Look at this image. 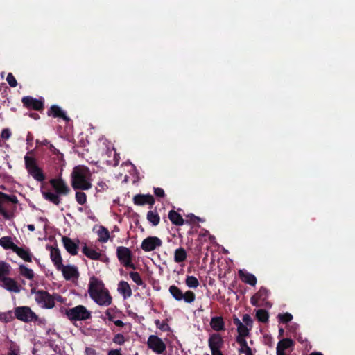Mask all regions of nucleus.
Listing matches in <instances>:
<instances>
[{"instance_id":"nucleus-1","label":"nucleus","mask_w":355,"mask_h":355,"mask_svg":"<svg viewBox=\"0 0 355 355\" xmlns=\"http://www.w3.org/2000/svg\"><path fill=\"white\" fill-rule=\"evenodd\" d=\"M89 169L85 166L78 165L73 168L71 173V184L74 190H89L92 188Z\"/></svg>"},{"instance_id":"nucleus-2","label":"nucleus","mask_w":355,"mask_h":355,"mask_svg":"<svg viewBox=\"0 0 355 355\" xmlns=\"http://www.w3.org/2000/svg\"><path fill=\"white\" fill-rule=\"evenodd\" d=\"M19 201L15 195H8L0 191V214L6 220L14 216Z\"/></svg>"},{"instance_id":"nucleus-3","label":"nucleus","mask_w":355,"mask_h":355,"mask_svg":"<svg viewBox=\"0 0 355 355\" xmlns=\"http://www.w3.org/2000/svg\"><path fill=\"white\" fill-rule=\"evenodd\" d=\"M65 315L71 322L87 320L92 318L91 311L87 310L83 305H78L75 307L65 309Z\"/></svg>"},{"instance_id":"nucleus-4","label":"nucleus","mask_w":355,"mask_h":355,"mask_svg":"<svg viewBox=\"0 0 355 355\" xmlns=\"http://www.w3.org/2000/svg\"><path fill=\"white\" fill-rule=\"evenodd\" d=\"M30 153L24 156L25 167L28 173L37 181L42 182L45 180V175L42 170L38 166L35 158L28 155Z\"/></svg>"},{"instance_id":"nucleus-5","label":"nucleus","mask_w":355,"mask_h":355,"mask_svg":"<svg viewBox=\"0 0 355 355\" xmlns=\"http://www.w3.org/2000/svg\"><path fill=\"white\" fill-rule=\"evenodd\" d=\"M168 291L172 297L177 301L183 300L186 303L191 304L196 300V295L192 291L188 290L185 293H183L182 290L175 285L170 286Z\"/></svg>"},{"instance_id":"nucleus-6","label":"nucleus","mask_w":355,"mask_h":355,"mask_svg":"<svg viewBox=\"0 0 355 355\" xmlns=\"http://www.w3.org/2000/svg\"><path fill=\"white\" fill-rule=\"evenodd\" d=\"M15 318L24 322H35L38 320V316L34 313L29 306H17L15 309Z\"/></svg>"},{"instance_id":"nucleus-7","label":"nucleus","mask_w":355,"mask_h":355,"mask_svg":"<svg viewBox=\"0 0 355 355\" xmlns=\"http://www.w3.org/2000/svg\"><path fill=\"white\" fill-rule=\"evenodd\" d=\"M116 257L120 263L124 267L135 269V266L132 261V253L128 248L119 246L116 248Z\"/></svg>"},{"instance_id":"nucleus-8","label":"nucleus","mask_w":355,"mask_h":355,"mask_svg":"<svg viewBox=\"0 0 355 355\" xmlns=\"http://www.w3.org/2000/svg\"><path fill=\"white\" fill-rule=\"evenodd\" d=\"M35 300L46 309H51L55 306L54 297L44 290H39L35 293Z\"/></svg>"},{"instance_id":"nucleus-9","label":"nucleus","mask_w":355,"mask_h":355,"mask_svg":"<svg viewBox=\"0 0 355 355\" xmlns=\"http://www.w3.org/2000/svg\"><path fill=\"white\" fill-rule=\"evenodd\" d=\"M148 348L157 354H164L166 351V345L163 340L156 335H150L147 341Z\"/></svg>"},{"instance_id":"nucleus-10","label":"nucleus","mask_w":355,"mask_h":355,"mask_svg":"<svg viewBox=\"0 0 355 355\" xmlns=\"http://www.w3.org/2000/svg\"><path fill=\"white\" fill-rule=\"evenodd\" d=\"M90 297L100 306H109L112 302V297L110 295L107 289H103L101 291L97 292L92 295L90 293Z\"/></svg>"},{"instance_id":"nucleus-11","label":"nucleus","mask_w":355,"mask_h":355,"mask_svg":"<svg viewBox=\"0 0 355 355\" xmlns=\"http://www.w3.org/2000/svg\"><path fill=\"white\" fill-rule=\"evenodd\" d=\"M49 183L55 193L60 196H67L71 192L70 188L61 178H52L50 180Z\"/></svg>"},{"instance_id":"nucleus-12","label":"nucleus","mask_w":355,"mask_h":355,"mask_svg":"<svg viewBox=\"0 0 355 355\" xmlns=\"http://www.w3.org/2000/svg\"><path fill=\"white\" fill-rule=\"evenodd\" d=\"M162 245V241L157 236H148L141 244V248L144 252H150Z\"/></svg>"},{"instance_id":"nucleus-13","label":"nucleus","mask_w":355,"mask_h":355,"mask_svg":"<svg viewBox=\"0 0 355 355\" xmlns=\"http://www.w3.org/2000/svg\"><path fill=\"white\" fill-rule=\"evenodd\" d=\"M21 102L24 107L29 109H33L36 111H42L44 110V103L41 100L36 99L32 96H24Z\"/></svg>"},{"instance_id":"nucleus-14","label":"nucleus","mask_w":355,"mask_h":355,"mask_svg":"<svg viewBox=\"0 0 355 355\" xmlns=\"http://www.w3.org/2000/svg\"><path fill=\"white\" fill-rule=\"evenodd\" d=\"M62 273L63 277L66 280H71L73 279H78L79 277V272L78 267L74 265H62L60 268V270Z\"/></svg>"},{"instance_id":"nucleus-15","label":"nucleus","mask_w":355,"mask_h":355,"mask_svg":"<svg viewBox=\"0 0 355 355\" xmlns=\"http://www.w3.org/2000/svg\"><path fill=\"white\" fill-rule=\"evenodd\" d=\"M46 249L50 250V257L55 268L58 270H60V268L63 265L60 250L58 248H53L51 245H46Z\"/></svg>"},{"instance_id":"nucleus-16","label":"nucleus","mask_w":355,"mask_h":355,"mask_svg":"<svg viewBox=\"0 0 355 355\" xmlns=\"http://www.w3.org/2000/svg\"><path fill=\"white\" fill-rule=\"evenodd\" d=\"M1 282H2V284H1V286L6 289L7 291H10V292H13V293H19L21 289H20V286L18 284V283L12 278L11 277H6L5 278H3L2 280L0 281Z\"/></svg>"},{"instance_id":"nucleus-17","label":"nucleus","mask_w":355,"mask_h":355,"mask_svg":"<svg viewBox=\"0 0 355 355\" xmlns=\"http://www.w3.org/2000/svg\"><path fill=\"white\" fill-rule=\"evenodd\" d=\"M133 202L136 205H149L153 206L155 204V199L150 194H137L133 197Z\"/></svg>"},{"instance_id":"nucleus-18","label":"nucleus","mask_w":355,"mask_h":355,"mask_svg":"<svg viewBox=\"0 0 355 355\" xmlns=\"http://www.w3.org/2000/svg\"><path fill=\"white\" fill-rule=\"evenodd\" d=\"M233 323L237 327L238 336L236 337L243 338L250 335L252 329L245 325L236 315L233 317Z\"/></svg>"},{"instance_id":"nucleus-19","label":"nucleus","mask_w":355,"mask_h":355,"mask_svg":"<svg viewBox=\"0 0 355 355\" xmlns=\"http://www.w3.org/2000/svg\"><path fill=\"white\" fill-rule=\"evenodd\" d=\"M104 288V284L103 281L97 277L93 276L89 279L88 293L90 295L96 293L97 292L103 291Z\"/></svg>"},{"instance_id":"nucleus-20","label":"nucleus","mask_w":355,"mask_h":355,"mask_svg":"<svg viewBox=\"0 0 355 355\" xmlns=\"http://www.w3.org/2000/svg\"><path fill=\"white\" fill-rule=\"evenodd\" d=\"M13 252L24 261L32 262L33 255L29 248L26 246L21 248L17 245Z\"/></svg>"},{"instance_id":"nucleus-21","label":"nucleus","mask_w":355,"mask_h":355,"mask_svg":"<svg viewBox=\"0 0 355 355\" xmlns=\"http://www.w3.org/2000/svg\"><path fill=\"white\" fill-rule=\"evenodd\" d=\"M62 241L66 250L71 255H77L78 244L75 243L71 238L62 236Z\"/></svg>"},{"instance_id":"nucleus-22","label":"nucleus","mask_w":355,"mask_h":355,"mask_svg":"<svg viewBox=\"0 0 355 355\" xmlns=\"http://www.w3.org/2000/svg\"><path fill=\"white\" fill-rule=\"evenodd\" d=\"M208 344L210 349H220L223 345V340L218 334H213L208 340Z\"/></svg>"},{"instance_id":"nucleus-23","label":"nucleus","mask_w":355,"mask_h":355,"mask_svg":"<svg viewBox=\"0 0 355 355\" xmlns=\"http://www.w3.org/2000/svg\"><path fill=\"white\" fill-rule=\"evenodd\" d=\"M48 115L54 118H61L66 122H69L70 119L66 115L64 112L58 105H52L48 111Z\"/></svg>"},{"instance_id":"nucleus-24","label":"nucleus","mask_w":355,"mask_h":355,"mask_svg":"<svg viewBox=\"0 0 355 355\" xmlns=\"http://www.w3.org/2000/svg\"><path fill=\"white\" fill-rule=\"evenodd\" d=\"M239 278L245 284H248L250 286H255L257 284L256 277L251 273H249L243 270H239L238 272Z\"/></svg>"},{"instance_id":"nucleus-25","label":"nucleus","mask_w":355,"mask_h":355,"mask_svg":"<svg viewBox=\"0 0 355 355\" xmlns=\"http://www.w3.org/2000/svg\"><path fill=\"white\" fill-rule=\"evenodd\" d=\"M211 327L216 331H220L225 329V323L221 316L211 318L210 321Z\"/></svg>"},{"instance_id":"nucleus-26","label":"nucleus","mask_w":355,"mask_h":355,"mask_svg":"<svg viewBox=\"0 0 355 355\" xmlns=\"http://www.w3.org/2000/svg\"><path fill=\"white\" fill-rule=\"evenodd\" d=\"M118 291L123 295L124 298L130 297L132 293L129 284L125 281H120L118 284Z\"/></svg>"},{"instance_id":"nucleus-27","label":"nucleus","mask_w":355,"mask_h":355,"mask_svg":"<svg viewBox=\"0 0 355 355\" xmlns=\"http://www.w3.org/2000/svg\"><path fill=\"white\" fill-rule=\"evenodd\" d=\"M82 252L87 258L92 260H99L101 254L98 252L94 249L89 248L86 244L83 247Z\"/></svg>"},{"instance_id":"nucleus-28","label":"nucleus","mask_w":355,"mask_h":355,"mask_svg":"<svg viewBox=\"0 0 355 355\" xmlns=\"http://www.w3.org/2000/svg\"><path fill=\"white\" fill-rule=\"evenodd\" d=\"M246 337L236 338V342L240 345V348L238 349L239 354H245V355L252 353V349L248 345L245 340Z\"/></svg>"},{"instance_id":"nucleus-29","label":"nucleus","mask_w":355,"mask_h":355,"mask_svg":"<svg viewBox=\"0 0 355 355\" xmlns=\"http://www.w3.org/2000/svg\"><path fill=\"white\" fill-rule=\"evenodd\" d=\"M42 196L44 198L55 205H59L61 202V199L60 198V195L57 193H53L52 191H43Z\"/></svg>"},{"instance_id":"nucleus-30","label":"nucleus","mask_w":355,"mask_h":355,"mask_svg":"<svg viewBox=\"0 0 355 355\" xmlns=\"http://www.w3.org/2000/svg\"><path fill=\"white\" fill-rule=\"evenodd\" d=\"M0 246L4 250H12L13 252L17 245L13 243L10 236H5L0 238Z\"/></svg>"},{"instance_id":"nucleus-31","label":"nucleus","mask_w":355,"mask_h":355,"mask_svg":"<svg viewBox=\"0 0 355 355\" xmlns=\"http://www.w3.org/2000/svg\"><path fill=\"white\" fill-rule=\"evenodd\" d=\"M168 218L173 225L177 226L182 225L184 223L182 216L174 210H171L169 211Z\"/></svg>"},{"instance_id":"nucleus-32","label":"nucleus","mask_w":355,"mask_h":355,"mask_svg":"<svg viewBox=\"0 0 355 355\" xmlns=\"http://www.w3.org/2000/svg\"><path fill=\"white\" fill-rule=\"evenodd\" d=\"M187 253L184 248H179L175 250L174 252V261L175 263H181L187 259Z\"/></svg>"},{"instance_id":"nucleus-33","label":"nucleus","mask_w":355,"mask_h":355,"mask_svg":"<svg viewBox=\"0 0 355 355\" xmlns=\"http://www.w3.org/2000/svg\"><path fill=\"white\" fill-rule=\"evenodd\" d=\"M19 273L21 276L29 280L34 278V272L32 269L27 268L26 266L21 264L19 267Z\"/></svg>"},{"instance_id":"nucleus-34","label":"nucleus","mask_w":355,"mask_h":355,"mask_svg":"<svg viewBox=\"0 0 355 355\" xmlns=\"http://www.w3.org/2000/svg\"><path fill=\"white\" fill-rule=\"evenodd\" d=\"M10 264L0 261V281L10 275Z\"/></svg>"},{"instance_id":"nucleus-35","label":"nucleus","mask_w":355,"mask_h":355,"mask_svg":"<svg viewBox=\"0 0 355 355\" xmlns=\"http://www.w3.org/2000/svg\"><path fill=\"white\" fill-rule=\"evenodd\" d=\"M98 236V241L101 243H106L110 237V232L107 228L101 226L97 232Z\"/></svg>"},{"instance_id":"nucleus-36","label":"nucleus","mask_w":355,"mask_h":355,"mask_svg":"<svg viewBox=\"0 0 355 355\" xmlns=\"http://www.w3.org/2000/svg\"><path fill=\"white\" fill-rule=\"evenodd\" d=\"M146 218L153 226H157L160 221V217L156 211H148Z\"/></svg>"},{"instance_id":"nucleus-37","label":"nucleus","mask_w":355,"mask_h":355,"mask_svg":"<svg viewBox=\"0 0 355 355\" xmlns=\"http://www.w3.org/2000/svg\"><path fill=\"white\" fill-rule=\"evenodd\" d=\"M256 318L261 322H267L269 318L268 312L266 309H258L256 312Z\"/></svg>"},{"instance_id":"nucleus-38","label":"nucleus","mask_w":355,"mask_h":355,"mask_svg":"<svg viewBox=\"0 0 355 355\" xmlns=\"http://www.w3.org/2000/svg\"><path fill=\"white\" fill-rule=\"evenodd\" d=\"M185 284L189 288H196L199 286V282L194 276H187L185 279Z\"/></svg>"},{"instance_id":"nucleus-39","label":"nucleus","mask_w":355,"mask_h":355,"mask_svg":"<svg viewBox=\"0 0 355 355\" xmlns=\"http://www.w3.org/2000/svg\"><path fill=\"white\" fill-rule=\"evenodd\" d=\"M82 191L78 190L75 194L76 200L80 205H83L87 202V195Z\"/></svg>"},{"instance_id":"nucleus-40","label":"nucleus","mask_w":355,"mask_h":355,"mask_svg":"<svg viewBox=\"0 0 355 355\" xmlns=\"http://www.w3.org/2000/svg\"><path fill=\"white\" fill-rule=\"evenodd\" d=\"M130 277L132 279V280L137 285L142 286L144 284V281L142 280V278L141 277V275H139V272H130Z\"/></svg>"},{"instance_id":"nucleus-41","label":"nucleus","mask_w":355,"mask_h":355,"mask_svg":"<svg viewBox=\"0 0 355 355\" xmlns=\"http://www.w3.org/2000/svg\"><path fill=\"white\" fill-rule=\"evenodd\" d=\"M14 319L12 312L8 311L6 313H0V321L4 323H8Z\"/></svg>"},{"instance_id":"nucleus-42","label":"nucleus","mask_w":355,"mask_h":355,"mask_svg":"<svg viewBox=\"0 0 355 355\" xmlns=\"http://www.w3.org/2000/svg\"><path fill=\"white\" fill-rule=\"evenodd\" d=\"M278 318L280 322L286 324L292 320L293 315L291 313L286 312L285 313L279 314Z\"/></svg>"},{"instance_id":"nucleus-43","label":"nucleus","mask_w":355,"mask_h":355,"mask_svg":"<svg viewBox=\"0 0 355 355\" xmlns=\"http://www.w3.org/2000/svg\"><path fill=\"white\" fill-rule=\"evenodd\" d=\"M155 324L156 327L162 331H168L170 330V327L165 321L160 322L159 320H156Z\"/></svg>"},{"instance_id":"nucleus-44","label":"nucleus","mask_w":355,"mask_h":355,"mask_svg":"<svg viewBox=\"0 0 355 355\" xmlns=\"http://www.w3.org/2000/svg\"><path fill=\"white\" fill-rule=\"evenodd\" d=\"M255 295L258 299L265 300L268 297V290L264 287H261L259 291Z\"/></svg>"},{"instance_id":"nucleus-45","label":"nucleus","mask_w":355,"mask_h":355,"mask_svg":"<svg viewBox=\"0 0 355 355\" xmlns=\"http://www.w3.org/2000/svg\"><path fill=\"white\" fill-rule=\"evenodd\" d=\"M112 341H113V343H114L117 345H122L124 344L125 340L124 336L123 334H116V335H114V336L112 339Z\"/></svg>"},{"instance_id":"nucleus-46","label":"nucleus","mask_w":355,"mask_h":355,"mask_svg":"<svg viewBox=\"0 0 355 355\" xmlns=\"http://www.w3.org/2000/svg\"><path fill=\"white\" fill-rule=\"evenodd\" d=\"M242 320L245 325L248 326L250 329L252 328L253 320L249 314H244L243 315Z\"/></svg>"},{"instance_id":"nucleus-47","label":"nucleus","mask_w":355,"mask_h":355,"mask_svg":"<svg viewBox=\"0 0 355 355\" xmlns=\"http://www.w3.org/2000/svg\"><path fill=\"white\" fill-rule=\"evenodd\" d=\"M6 81L11 87H15L17 85V81L12 73L8 74Z\"/></svg>"},{"instance_id":"nucleus-48","label":"nucleus","mask_w":355,"mask_h":355,"mask_svg":"<svg viewBox=\"0 0 355 355\" xmlns=\"http://www.w3.org/2000/svg\"><path fill=\"white\" fill-rule=\"evenodd\" d=\"M108 189V186L107 185V184L103 181H101L99 182H98L97 184V186H96V191L98 192H103L104 191L107 190Z\"/></svg>"},{"instance_id":"nucleus-49","label":"nucleus","mask_w":355,"mask_h":355,"mask_svg":"<svg viewBox=\"0 0 355 355\" xmlns=\"http://www.w3.org/2000/svg\"><path fill=\"white\" fill-rule=\"evenodd\" d=\"M11 136V132L9 129L5 128L1 131V137L3 139H8Z\"/></svg>"},{"instance_id":"nucleus-50","label":"nucleus","mask_w":355,"mask_h":355,"mask_svg":"<svg viewBox=\"0 0 355 355\" xmlns=\"http://www.w3.org/2000/svg\"><path fill=\"white\" fill-rule=\"evenodd\" d=\"M154 193L156 196L160 198H163L165 196L164 189L159 187L154 188Z\"/></svg>"},{"instance_id":"nucleus-51","label":"nucleus","mask_w":355,"mask_h":355,"mask_svg":"<svg viewBox=\"0 0 355 355\" xmlns=\"http://www.w3.org/2000/svg\"><path fill=\"white\" fill-rule=\"evenodd\" d=\"M121 349H112L108 351L107 355H122Z\"/></svg>"},{"instance_id":"nucleus-52","label":"nucleus","mask_w":355,"mask_h":355,"mask_svg":"<svg viewBox=\"0 0 355 355\" xmlns=\"http://www.w3.org/2000/svg\"><path fill=\"white\" fill-rule=\"evenodd\" d=\"M85 354L86 355H97V352L94 348L86 347L85 348Z\"/></svg>"},{"instance_id":"nucleus-53","label":"nucleus","mask_w":355,"mask_h":355,"mask_svg":"<svg viewBox=\"0 0 355 355\" xmlns=\"http://www.w3.org/2000/svg\"><path fill=\"white\" fill-rule=\"evenodd\" d=\"M112 309H108L105 311V315L110 321H114V315L112 313Z\"/></svg>"},{"instance_id":"nucleus-54","label":"nucleus","mask_w":355,"mask_h":355,"mask_svg":"<svg viewBox=\"0 0 355 355\" xmlns=\"http://www.w3.org/2000/svg\"><path fill=\"white\" fill-rule=\"evenodd\" d=\"M48 148L53 155L60 154V151L51 144H49Z\"/></svg>"},{"instance_id":"nucleus-55","label":"nucleus","mask_w":355,"mask_h":355,"mask_svg":"<svg viewBox=\"0 0 355 355\" xmlns=\"http://www.w3.org/2000/svg\"><path fill=\"white\" fill-rule=\"evenodd\" d=\"M37 145H42V146H46L49 147V144H51L47 139H44L42 141H40L39 140L36 141Z\"/></svg>"},{"instance_id":"nucleus-56","label":"nucleus","mask_w":355,"mask_h":355,"mask_svg":"<svg viewBox=\"0 0 355 355\" xmlns=\"http://www.w3.org/2000/svg\"><path fill=\"white\" fill-rule=\"evenodd\" d=\"M191 221L193 223H196V222L203 221V220H202L200 218H199L198 216H194L193 214H191Z\"/></svg>"},{"instance_id":"nucleus-57","label":"nucleus","mask_w":355,"mask_h":355,"mask_svg":"<svg viewBox=\"0 0 355 355\" xmlns=\"http://www.w3.org/2000/svg\"><path fill=\"white\" fill-rule=\"evenodd\" d=\"M113 322L117 327H123L125 325L124 322L121 320H114Z\"/></svg>"},{"instance_id":"nucleus-58","label":"nucleus","mask_w":355,"mask_h":355,"mask_svg":"<svg viewBox=\"0 0 355 355\" xmlns=\"http://www.w3.org/2000/svg\"><path fill=\"white\" fill-rule=\"evenodd\" d=\"M29 116L33 118L35 120H37V119H40L39 114L37 113H35V112L30 113Z\"/></svg>"},{"instance_id":"nucleus-59","label":"nucleus","mask_w":355,"mask_h":355,"mask_svg":"<svg viewBox=\"0 0 355 355\" xmlns=\"http://www.w3.org/2000/svg\"><path fill=\"white\" fill-rule=\"evenodd\" d=\"M256 298H257V297L256 296V295H254L253 297H251L250 299V302L251 304L253 305V306H257V301L256 300Z\"/></svg>"},{"instance_id":"nucleus-60","label":"nucleus","mask_w":355,"mask_h":355,"mask_svg":"<svg viewBox=\"0 0 355 355\" xmlns=\"http://www.w3.org/2000/svg\"><path fill=\"white\" fill-rule=\"evenodd\" d=\"M27 228H28V230L29 231H31V232H33V231H35V225H33V224H29V225H28Z\"/></svg>"},{"instance_id":"nucleus-61","label":"nucleus","mask_w":355,"mask_h":355,"mask_svg":"<svg viewBox=\"0 0 355 355\" xmlns=\"http://www.w3.org/2000/svg\"><path fill=\"white\" fill-rule=\"evenodd\" d=\"M33 135H31V132H28L27 135V138H26L27 142L29 143L30 141H31L33 140Z\"/></svg>"},{"instance_id":"nucleus-62","label":"nucleus","mask_w":355,"mask_h":355,"mask_svg":"<svg viewBox=\"0 0 355 355\" xmlns=\"http://www.w3.org/2000/svg\"><path fill=\"white\" fill-rule=\"evenodd\" d=\"M309 355H323L321 352H312Z\"/></svg>"},{"instance_id":"nucleus-63","label":"nucleus","mask_w":355,"mask_h":355,"mask_svg":"<svg viewBox=\"0 0 355 355\" xmlns=\"http://www.w3.org/2000/svg\"><path fill=\"white\" fill-rule=\"evenodd\" d=\"M284 332V329L280 328L279 330V336H282Z\"/></svg>"},{"instance_id":"nucleus-64","label":"nucleus","mask_w":355,"mask_h":355,"mask_svg":"<svg viewBox=\"0 0 355 355\" xmlns=\"http://www.w3.org/2000/svg\"><path fill=\"white\" fill-rule=\"evenodd\" d=\"M8 355H17V354L15 351L10 352Z\"/></svg>"}]
</instances>
